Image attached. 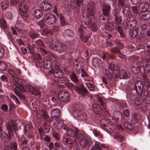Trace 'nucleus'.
Masks as SVG:
<instances>
[{"mask_svg":"<svg viewBox=\"0 0 150 150\" xmlns=\"http://www.w3.org/2000/svg\"><path fill=\"white\" fill-rule=\"evenodd\" d=\"M13 81L15 86L23 92H25L26 91H28L34 94H36L37 95L40 94V92L36 91L31 86L28 85L25 87L24 84L25 83V81L20 79L16 78L13 79Z\"/></svg>","mask_w":150,"mask_h":150,"instance_id":"nucleus-1","label":"nucleus"},{"mask_svg":"<svg viewBox=\"0 0 150 150\" xmlns=\"http://www.w3.org/2000/svg\"><path fill=\"white\" fill-rule=\"evenodd\" d=\"M88 6L87 14H88V16L85 18L84 23L86 25L91 27L94 25V23L96 21L94 17V13L95 11L93 4H88Z\"/></svg>","mask_w":150,"mask_h":150,"instance_id":"nucleus-2","label":"nucleus"},{"mask_svg":"<svg viewBox=\"0 0 150 150\" xmlns=\"http://www.w3.org/2000/svg\"><path fill=\"white\" fill-rule=\"evenodd\" d=\"M17 126V124L14 121L10 120L8 122L7 125L8 134L5 132H3L1 136V139L4 141H7L9 140L12 135L13 134V131L15 130Z\"/></svg>","mask_w":150,"mask_h":150,"instance_id":"nucleus-3","label":"nucleus"},{"mask_svg":"<svg viewBox=\"0 0 150 150\" xmlns=\"http://www.w3.org/2000/svg\"><path fill=\"white\" fill-rule=\"evenodd\" d=\"M129 25L130 29L137 28V21L135 18L131 15L127 17L123 23V26L125 30L129 28Z\"/></svg>","mask_w":150,"mask_h":150,"instance_id":"nucleus-4","label":"nucleus"},{"mask_svg":"<svg viewBox=\"0 0 150 150\" xmlns=\"http://www.w3.org/2000/svg\"><path fill=\"white\" fill-rule=\"evenodd\" d=\"M106 119L101 120L100 122V123L102 128L104 130L107 132H111L114 129V125H112L111 123L107 122Z\"/></svg>","mask_w":150,"mask_h":150,"instance_id":"nucleus-5","label":"nucleus"},{"mask_svg":"<svg viewBox=\"0 0 150 150\" xmlns=\"http://www.w3.org/2000/svg\"><path fill=\"white\" fill-rule=\"evenodd\" d=\"M58 97L62 102H65L69 100L70 95L67 91L63 90L59 92L58 94Z\"/></svg>","mask_w":150,"mask_h":150,"instance_id":"nucleus-6","label":"nucleus"},{"mask_svg":"<svg viewBox=\"0 0 150 150\" xmlns=\"http://www.w3.org/2000/svg\"><path fill=\"white\" fill-rule=\"evenodd\" d=\"M73 115L74 117L79 120H84L87 118V115L84 112L75 110Z\"/></svg>","mask_w":150,"mask_h":150,"instance_id":"nucleus-7","label":"nucleus"},{"mask_svg":"<svg viewBox=\"0 0 150 150\" xmlns=\"http://www.w3.org/2000/svg\"><path fill=\"white\" fill-rule=\"evenodd\" d=\"M84 60L82 58L79 57L77 59H75L74 62V68L77 70H79L83 65Z\"/></svg>","mask_w":150,"mask_h":150,"instance_id":"nucleus-8","label":"nucleus"},{"mask_svg":"<svg viewBox=\"0 0 150 150\" xmlns=\"http://www.w3.org/2000/svg\"><path fill=\"white\" fill-rule=\"evenodd\" d=\"M75 90L77 93L83 96L88 93L87 90L83 86H79L75 85Z\"/></svg>","mask_w":150,"mask_h":150,"instance_id":"nucleus-9","label":"nucleus"},{"mask_svg":"<svg viewBox=\"0 0 150 150\" xmlns=\"http://www.w3.org/2000/svg\"><path fill=\"white\" fill-rule=\"evenodd\" d=\"M46 22L48 25H51L55 23L57 21V18L53 14H50L47 16L45 18Z\"/></svg>","mask_w":150,"mask_h":150,"instance_id":"nucleus-10","label":"nucleus"},{"mask_svg":"<svg viewBox=\"0 0 150 150\" xmlns=\"http://www.w3.org/2000/svg\"><path fill=\"white\" fill-rule=\"evenodd\" d=\"M143 85L142 82L139 81L134 84V88L133 89V90H135L136 92L138 94H141L143 90Z\"/></svg>","mask_w":150,"mask_h":150,"instance_id":"nucleus-11","label":"nucleus"},{"mask_svg":"<svg viewBox=\"0 0 150 150\" xmlns=\"http://www.w3.org/2000/svg\"><path fill=\"white\" fill-rule=\"evenodd\" d=\"M40 7L44 11L50 10L52 7V5L46 1L41 2L40 4Z\"/></svg>","mask_w":150,"mask_h":150,"instance_id":"nucleus-12","label":"nucleus"},{"mask_svg":"<svg viewBox=\"0 0 150 150\" xmlns=\"http://www.w3.org/2000/svg\"><path fill=\"white\" fill-rule=\"evenodd\" d=\"M85 29V27L81 25L79 27L78 30L80 38L83 42H85L88 40V36H84V31Z\"/></svg>","mask_w":150,"mask_h":150,"instance_id":"nucleus-13","label":"nucleus"},{"mask_svg":"<svg viewBox=\"0 0 150 150\" xmlns=\"http://www.w3.org/2000/svg\"><path fill=\"white\" fill-rule=\"evenodd\" d=\"M60 115V111L59 108L53 109L51 112V117L52 120H55L58 118Z\"/></svg>","mask_w":150,"mask_h":150,"instance_id":"nucleus-14","label":"nucleus"},{"mask_svg":"<svg viewBox=\"0 0 150 150\" xmlns=\"http://www.w3.org/2000/svg\"><path fill=\"white\" fill-rule=\"evenodd\" d=\"M19 8L20 15L23 16H26V11L28 9L27 6L25 4L22 3L19 5Z\"/></svg>","mask_w":150,"mask_h":150,"instance_id":"nucleus-15","label":"nucleus"},{"mask_svg":"<svg viewBox=\"0 0 150 150\" xmlns=\"http://www.w3.org/2000/svg\"><path fill=\"white\" fill-rule=\"evenodd\" d=\"M79 129L76 127H74L73 130L71 128H68L66 131V133L70 137H74L76 134L79 132Z\"/></svg>","mask_w":150,"mask_h":150,"instance_id":"nucleus-16","label":"nucleus"},{"mask_svg":"<svg viewBox=\"0 0 150 150\" xmlns=\"http://www.w3.org/2000/svg\"><path fill=\"white\" fill-rule=\"evenodd\" d=\"M111 8L109 4H104L102 5V11L103 14L105 16H107L110 11Z\"/></svg>","mask_w":150,"mask_h":150,"instance_id":"nucleus-17","label":"nucleus"},{"mask_svg":"<svg viewBox=\"0 0 150 150\" xmlns=\"http://www.w3.org/2000/svg\"><path fill=\"white\" fill-rule=\"evenodd\" d=\"M31 127L29 125L27 124L24 126V132L27 136L29 137L33 136V132L31 131Z\"/></svg>","mask_w":150,"mask_h":150,"instance_id":"nucleus-18","label":"nucleus"},{"mask_svg":"<svg viewBox=\"0 0 150 150\" xmlns=\"http://www.w3.org/2000/svg\"><path fill=\"white\" fill-rule=\"evenodd\" d=\"M65 143L68 144H74L76 141V139L73 137H70L68 136L67 137H63L62 139Z\"/></svg>","mask_w":150,"mask_h":150,"instance_id":"nucleus-19","label":"nucleus"},{"mask_svg":"<svg viewBox=\"0 0 150 150\" xmlns=\"http://www.w3.org/2000/svg\"><path fill=\"white\" fill-rule=\"evenodd\" d=\"M91 141L87 137L80 142L81 146L83 147H86L87 145L91 146Z\"/></svg>","mask_w":150,"mask_h":150,"instance_id":"nucleus-20","label":"nucleus"},{"mask_svg":"<svg viewBox=\"0 0 150 150\" xmlns=\"http://www.w3.org/2000/svg\"><path fill=\"white\" fill-rule=\"evenodd\" d=\"M149 6L148 3L143 2L139 4V9L141 12L145 11L147 9L149 8Z\"/></svg>","mask_w":150,"mask_h":150,"instance_id":"nucleus-21","label":"nucleus"},{"mask_svg":"<svg viewBox=\"0 0 150 150\" xmlns=\"http://www.w3.org/2000/svg\"><path fill=\"white\" fill-rule=\"evenodd\" d=\"M86 137L84 132H79V131L78 133L76 134L74 138L76 139L79 142H80L81 140L85 138V137Z\"/></svg>","mask_w":150,"mask_h":150,"instance_id":"nucleus-22","label":"nucleus"},{"mask_svg":"<svg viewBox=\"0 0 150 150\" xmlns=\"http://www.w3.org/2000/svg\"><path fill=\"white\" fill-rule=\"evenodd\" d=\"M140 18L143 21L146 20L150 18V11H145L140 15Z\"/></svg>","mask_w":150,"mask_h":150,"instance_id":"nucleus-23","label":"nucleus"},{"mask_svg":"<svg viewBox=\"0 0 150 150\" xmlns=\"http://www.w3.org/2000/svg\"><path fill=\"white\" fill-rule=\"evenodd\" d=\"M92 109L94 113L97 114H100L102 112V109L99 105L96 104L92 105Z\"/></svg>","mask_w":150,"mask_h":150,"instance_id":"nucleus-24","label":"nucleus"},{"mask_svg":"<svg viewBox=\"0 0 150 150\" xmlns=\"http://www.w3.org/2000/svg\"><path fill=\"white\" fill-rule=\"evenodd\" d=\"M58 46L57 51L60 53L65 52L67 50V47L66 45L62 43H59L57 44Z\"/></svg>","mask_w":150,"mask_h":150,"instance_id":"nucleus-25","label":"nucleus"},{"mask_svg":"<svg viewBox=\"0 0 150 150\" xmlns=\"http://www.w3.org/2000/svg\"><path fill=\"white\" fill-rule=\"evenodd\" d=\"M36 57L37 59L36 62L37 65L40 67L43 66L44 64V59L42 58V57L40 54H37Z\"/></svg>","mask_w":150,"mask_h":150,"instance_id":"nucleus-26","label":"nucleus"},{"mask_svg":"<svg viewBox=\"0 0 150 150\" xmlns=\"http://www.w3.org/2000/svg\"><path fill=\"white\" fill-rule=\"evenodd\" d=\"M130 74L127 73L124 69H122L120 71V78L125 79L130 77Z\"/></svg>","mask_w":150,"mask_h":150,"instance_id":"nucleus-27","label":"nucleus"},{"mask_svg":"<svg viewBox=\"0 0 150 150\" xmlns=\"http://www.w3.org/2000/svg\"><path fill=\"white\" fill-rule=\"evenodd\" d=\"M54 76L56 78H62L64 74V73L63 71L60 69H56L54 73Z\"/></svg>","mask_w":150,"mask_h":150,"instance_id":"nucleus-28","label":"nucleus"},{"mask_svg":"<svg viewBox=\"0 0 150 150\" xmlns=\"http://www.w3.org/2000/svg\"><path fill=\"white\" fill-rule=\"evenodd\" d=\"M138 30L137 28L130 29L129 35L131 37L134 38L137 35Z\"/></svg>","mask_w":150,"mask_h":150,"instance_id":"nucleus-29","label":"nucleus"},{"mask_svg":"<svg viewBox=\"0 0 150 150\" xmlns=\"http://www.w3.org/2000/svg\"><path fill=\"white\" fill-rule=\"evenodd\" d=\"M92 63L96 67H98L102 64V62L100 59L98 58H93L92 60Z\"/></svg>","mask_w":150,"mask_h":150,"instance_id":"nucleus-30","label":"nucleus"},{"mask_svg":"<svg viewBox=\"0 0 150 150\" xmlns=\"http://www.w3.org/2000/svg\"><path fill=\"white\" fill-rule=\"evenodd\" d=\"M124 6L122 10L123 14L126 16L129 15L131 11L130 7L126 5Z\"/></svg>","mask_w":150,"mask_h":150,"instance_id":"nucleus-31","label":"nucleus"},{"mask_svg":"<svg viewBox=\"0 0 150 150\" xmlns=\"http://www.w3.org/2000/svg\"><path fill=\"white\" fill-rule=\"evenodd\" d=\"M52 33L53 31H52L51 29L46 28L43 29L41 33V34L42 35L45 36L48 35H52Z\"/></svg>","mask_w":150,"mask_h":150,"instance_id":"nucleus-32","label":"nucleus"},{"mask_svg":"<svg viewBox=\"0 0 150 150\" xmlns=\"http://www.w3.org/2000/svg\"><path fill=\"white\" fill-rule=\"evenodd\" d=\"M42 15V11L40 9L36 10L34 13V16L36 17V18L38 19L41 18Z\"/></svg>","mask_w":150,"mask_h":150,"instance_id":"nucleus-33","label":"nucleus"},{"mask_svg":"<svg viewBox=\"0 0 150 150\" xmlns=\"http://www.w3.org/2000/svg\"><path fill=\"white\" fill-rule=\"evenodd\" d=\"M43 65L45 68L47 69H50L52 68V65L50 60H47L44 62Z\"/></svg>","mask_w":150,"mask_h":150,"instance_id":"nucleus-34","label":"nucleus"},{"mask_svg":"<svg viewBox=\"0 0 150 150\" xmlns=\"http://www.w3.org/2000/svg\"><path fill=\"white\" fill-rule=\"evenodd\" d=\"M70 78L71 80L74 83H77L79 81L78 77L74 72H73L70 75Z\"/></svg>","mask_w":150,"mask_h":150,"instance_id":"nucleus-35","label":"nucleus"},{"mask_svg":"<svg viewBox=\"0 0 150 150\" xmlns=\"http://www.w3.org/2000/svg\"><path fill=\"white\" fill-rule=\"evenodd\" d=\"M73 33L72 30L70 29H67L64 30V35L65 36L71 37L73 36Z\"/></svg>","mask_w":150,"mask_h":150,"instance_id":"nucleus-36","label":"nucleus"},{"mask_svg":"<svg viewBox=\"0 0 150 150\" xmlns=\"http://www.w3.org/2000/svg\"><path fill=\"white\" fill-rule=\"evenodd\" d=\"M8 5V0H5L3 1L1 4V7L2 10H4L7 8Z\"/></svg>","mask_w":150,"mask_h":150,"instance_id":"nucleus-37","label":"nucleus"},{"mask_svg":"<svg viewBox=\"0 0 150 150\" xmlns=\"http://www.w3.org/2000/svg\"><path fill=\"white\" fill-rule=\"evenodd\" d=\"M60 21V24L62 26H64L66 24V22L64 16L62 14H60L59 16Z\"/></svg>","mask_w":150,"mask_h":150,"instance_id":"nucleus-38","label":"nucleus"},{"mask_svg":"<svg viewBox=\"0 0 150 150\" xmlns=\"http://www.w3.org/2000/svg\"><path fill=\"white\" fill-rule=\"evenodd\" d=\"M58 43H56L55 42L52 43H50V48L57 51L58 47L57 44Z\"/></svg>","mask_w":150,"mask_h":150,"instance_id":"nucleus-39","label":"nucleus"},{"mask_svg":"<svg viewBox=\"0 0 150 150\" xmlns=\"http://www.w3.org/2000/svg\"><path fill=\"white\" fill-rule=\"evenodd\" d=\"M86 86L90 90L92 91L94 90V86L92 83L89 82H87L86 83Z\"/></svg>","mask_w":150,"mask_h":150,"instance_id":"nucleus-40","label":"nucleus"},{"mask_svg":"<svg viewBox=\"0 0 150 150\" xmlns=\"http://www.w3.org/2000/svg\"><path fill=\"white\" fill-rule=\"evenodd\" d=\"M7 68L6 64L2 62H0V70L4 71Z\"/></svg>","mask_w":150,"mask_h":150,"instance_id":"nucleus-41","label":"nucleus"},{"mask_svg":"<svg viewBox=\"0 0 150 150\" xmlns=\"http://www.w3.org/2000/svg\"><path fill=\"white\" fill-rule=\"evenodd\" d=\"M110 51L115 54H118L121 52L120 50L118 48V47L110 49Z\"/></svg>","mask_w":150,"mask_h":150,"instance_id":"nucleus-42","label":"nucleus"},{"mask_svg":"<svg viewBox=\"0 0 150 150\" xmlns=\"http://www.w3.org/2000/svg\"><path fill=\"white\" fill-rule=\"evenodd\" d=\"M142 64V63H141L140 66H137L136 67H134L132 68V69L133 71L135 70L136 71V72L134 71V73H137L139 71L141 67L143 66V65Z\"/></svg>","mask_w":150,"mask_h":150,"instance_id":"nucleus-43","label":"nucleus"},{"mask_svg":"<svg viewBox=\"0 0 150 150\" xmlns=\"http://www.w3.org/2000/svg\"><path fill=\"white\" fill-rule=\"evenodd\" d=\"M38 115L40 116H41L45 119H47L48 117L46 112L43 110H42L41 111L40 113L38 114Z\"/></svg>","mask_w":150,"mask_h":150,"instance_id":"nucleus-44","label":"nucleus"},{"mask_svg":"<svg viewBox=\"0 0 150 150\" xmlns=\"http://www.w3.org/2000/svg\"><path fill=\"white\" fill-rule=\"evenodd\" d=\"M10 96L13 100L15 101L16 104H18L20 103V102L18 100V99L17 97L15 96L14 94L12 93L10 94Z\"/></svg>","mask_w":150,"mask_h":150,"instance_id":"nucleus-45","label":"nucleus"},{"mask_svg":"<svg viewBox=\"0 0 150 150\" xmlns=\"http://www.w3.org/2000/svg\"><path fill=\"white\" fill-rule=\"evenodd\" d=\"M23 25V23L20 20H18L16 24V26L17 28H19L18 29H20L22 27Z\"/></svg>","mask_w":150,"mask_h":150,"instance_id":"nucleus-46","label":"nucleus"},{"mask_svg":"<svg viewBox=\"0 0 150 150\" xmlns=\"http://www.w3.org/2000/svg\"><path fill=\"white\" fill-rule=\"evenodd\" d=\"M0 25L2 28L4 29L7 27L6 21L3 19L0 20Z\"/></svg>","mask_w":150,"mask_h":150,"instance_id":"nucleus-47","label":"nucleus"},{"mask_svg":"<svg viewBox=\"0 0 150 150\" xmlns=\"http://www.w3.org/2000/svg\"><path fill=\"white\" fill-rule=\"evenodd\" d=\"M115 20L117 23L119 24L121 23L122 20L119 14L115 17Z\"/></svg>","mask_w":150,"mask_h":150,"instance_id":"nucleus-48","label":"nucleus"},{"mask_svg":"<svg viewBox=\"0 0 150 150\" xmlns=\"http://www.w3.org/2000/svg\"><path fill=\"white\" fill-rule=\"evenodd\" d=\"M111 73V74H113L116 78H118L119 77H120V71L119 72L117 69L113 70Z\"/></svg>","mask_w":150,"mask_h":150,"instance_id":"nucleus-49","label":"nucleus"},{"mask_svg":"<svg viewBox=\"0 0 150 150\" xmlns=\"http://www.w3.org/2000/svg\"><path fill=\"white\" fill-rule=\"evenodd\" d=\"M29 35L32 39L38 36L37 34L34 31H31L29 33Z\"/></svg>","mask_w":150,"mask_h":150,"instance_id":"nucleus-50","label":"nucleus"},{"mask_svg":"<svg viewBox=\"0 0 150 150\" xmlns=\"http://www.w3.org/2000/svg\"><path fill=\"white\" fill-rule=\"evenodd\" d=\"M141 110L144 112H145L148 111V105L147 104H144L140 108Z\"/></svg>","mask_w":150,"mask_h":150,"instance_id":"nucleus-51","label":"nucleus"},{"mask_svg":"<svg viewBox=\"0 0 150 150\" xmlns=\"http://www.w3.org/2000/svg\"><path fill=\"white\" fill-rule=\"evenodd\" d=\"M11 148L13 149V150H17V144L16 142L12 143L10 145Z\"/></svg>","mask_w":150,"mask_h":150,"instance_id":"nucleus-52","label":"nucleus"},{"mask_svg":"<svg viewBox=\"0 0 150 150\" xmlns=\"http://www.w3.org/2000/svg\"><path fill=\"white\" fill-rule=\"evenodd\" d=\"M67 86L70 89L73 90H75V85H74L73 84L71 83H69L67 84Z\"/></svg>","mask_w":150,"mask_h":150,"instance_id":"nucleus-53","label":"nucleus"},{"mask_svg":"<svg viewBox=\"0 0 150 150\" xmlns=\"http://www.w3.org/2000/svg\"><path fill=\"white\" fill-rule=\"evenodd\" d=\"M39 133L41 139H43V136L44 135V132L42 128L41 127H40L38 129Z\"/></svg>","mask_w":150,"mask_h":150,"instance_id":"nucleus-54","label":"nucleus"},{"mask_svg":"<svg viewBox=\"0 0 150 150\" xmlns=\"http://www.w3.org/2000/svg\"><path fill=\"white\" fill-rule=\"evenodd\" d=\"M113 135L115 139H118V138H120V139L121 141H122L123 139V137L121 136L119 133H115V134H113Z\"/></svg>","mask_w":150,"mask_h":150,"instance_id":"nucleus-55","label":"nucleus"},{"mask_svg":"<svg viewBox=\"0 0 150 150\" xmlns=\"http://www.w3.org/2000/svg\"><path fill=\"white\" fill-rule=\"evenodd\" d=\"M57 121V125L58 128L62 127L63 125V121L61 120H58Z\"/></svg>","mask_w":150,"mask_h":150,"instance_id":"nucleus-56","label":"nucleus"},{"mask_svg":"<svg viewBox=\"0 0 150 150\" xmlns=\"http://www.w3.org/2000/svg\"><path fill=\"white\" fill-rule=\"evenodd\" d=\"M148 23H145L141 24L140 25L141 28L142 30H145L148 26Z\"/></svg>","mask_w":150,"mask_h":150,"instance_id":"nucleus-57","label":"nucleus"},{"mask_svg":"<svg viewBox=\"0 0 150 150\" xmlns=\"http://www.w3.org/2000/svg\"><path fill=\"white\" fill-rule=\"evenodd\" d=\"M49 56L50 57V59H54L53 60V61L54 62H55L56 61L55 59L57 57V56L55 55L54 54H53L52 53H50L49 54Z\"/></svg>","mask_w":150,"mask_h":150,"instance_id":"nucleus-58","label":"nucleus"},{"mask_svg":"<svg viewBox=\"0 0 150 150\" xmlns=\"http://www.w3.org/2000/svg\"><path fill=\"white\" fill-rule=\"evenodd\" d=\"M76 5L79 6L81 5H83V1L84 0H76Z\"/></svg>","mask_w":150,"mask_h":150,"instance_id":"nucleus-59","label":"nucleus"},{"mask_svg":"<svg viewBox=\"0 0 150 150\" xmlns=\"http://www.w3.org/2000/svg\"><path fill=\"white\" fill-rule=\"evenodd\" d=\"M101 147L97 144H95L93 146L90 150H100Z\"/></svg>","mask_w":150,"mask_h":150,"instance_id":"nucleus-60","label":"nucleus"},{"mask_svg":"<svg viewBox=\"0 0 150 150\" xmlns=\"http://www.w3.org/2000/svg\"><path fill=\"white\" fill-rule=\"evenodd\" d=\"M98 100L99 103H100L101 105L104 106L105 103L103 99L102 98H99L98 99Z\"/></svg>","mask_w":150,"mask_h":150,"instance_id":"nucleus-61","label":"nucleus"},{"mask_svg":"<svg viewBox=\"0 0 150 150\" xmlns=\"http://www.w3.org/2000/svg\"><path fill=\"white\" fill-rule=\"evenodd\" d=\"M18 140L19 141L21 142L22 144H26L28 142V141L25 140V138L23 137H22V139L19 138Z\"/></svg>","mask_w":150,"mask_h":150,"instance_id":"nucleus-62","label":"nucleus"},{"mask_svg":"<svg viewBox=\"0 0 150 150\" xmlns=\"http://www.w3.org/2000/svg\"><path fill=\"white\" fill-rule=\"evenodd\" d=\"M119 11L118 10L116 9L115 8H114L112 10V13L115 17L119 14Z\"/></svg>","mask_w":150,"mask_h":150,"instance_id":"nucleus-63","label":"nucleus"},{"mask_svg":"<svg viewBox=\"0 0 150 150\" xmlns=\"http://www.w3.org/2000/svg\"><path fill=\"white\" fill-rule=\"evenodd\" d=\"M1 109L4 112H6L8 110V106L6 104H3L1 106Z\"/></svg>","mask_w":150,"mask_h":150,"instance_id":"nucleus-64","label":"nucleus"}]
</instances>
